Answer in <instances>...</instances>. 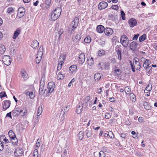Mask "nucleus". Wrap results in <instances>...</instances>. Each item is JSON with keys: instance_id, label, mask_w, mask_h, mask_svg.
I'll use <instances>...</instances> for the list:
<instances>
[{"instance_id": "obj_1", "label": "nucleus", "mask_w": 157, "mask_h": 157, "mask_svg": "<svg viewBox=\"0 0 157 157\" xmlns=\"http://www.w3.org/2000/svg\"><path fill=\"white\" fill-rule=\"evenodd\" d=\"M61 9L58 7L52 11L51 15V20L53 21L57 19L61 13Z\"/></svg>"}, {"instance_id": "obj_2", "label": "nucleus", "mask_w": 157, "mask_h": 157, "mask_svg": "<svg viewBox=\"0 0 157 157\" xmlns=\"http://www.w3.org/2000/svg\"><path fill=\"white\" fill-rule=\"evenodd\" d=\"M133 63L130 61L131 68L133 72H135V69L137 70L140 69L141 68L140 63L139 62V59L138 58H134L133 60Z\"/></svg>"}, {"instance_id": "obj_3", "label": "nucleus", "mask_w": 157, "mask_h": 157, "mask_svg": "<svg viewBox=\"0 0 157 157\" xmlns=\"http://www.w3.org/2000/svg\"><path fill=\"white\" fill-rule=\"evenodd\" d=\"M79 22V19L77 17L74 18L73 21L71 22L70 24V27H71V33H73L75 30V29L76 28L78 25Z\"/></svg>"}, {"instance_id": "obj_4", "label": "nucleus", "mask_w": 157, "mask_h": 157, "mask_svg": "<svg viewBox=\"0 0 157 157\" xmlns=\"http://www.w3.org/2000/svg\"><path fill=\"white\" fill-rule=\"evenodd\" d=\"M150 64L151 61L149 59L148 60H146V61L143 63V67L147 73L150 72V70H151L152 69L151 66H149Z\"/></svg>"}, {"instance_id": "obj_5", "label": "nucleus", "mask_w": 157, "mask_h": 157, "mask_svg": "<svg viewBox=\"0 0 157 157\" xmlns=\"http://www.w3.org/2000/svg\"><path fill=\"white\" fill-rule=\"evenodd\" d=\"M2 61L7 66H9L11 63V58L9 56H4L2 58Z\"/></svg>"}, {"instance_id": "obj_6", "label": "nucleus", "mask_w": 157, "mask_h": 157, "mask_svg": "<svg viewBox=\"0 0 157 157\" xmlns=\"http://www.w3.org/2000/svg\"><path fill=\"white\" fill-rule=\"evenodd\" d=\"M55 87V85L54 82H49L48 84V93H52Z\"/></svg>"}, {"instance_id": "obj_7", "label": "nucleus", "mask_w": 157, "mask_h": 157, "mask_svg": "<svg viewBox=\"0 0 157 157\" xmlns=\"http://www.w3.org/2000/svg\"><path fill=\"white\" fill-rule=\"evenodd\" d=\"M23 149L21 148H17L14 152V155L16 157L21 156L23 153Z\"/></svg>"}, {"instance_id": "obj_8", "label": "nucleus", "mask_w": 157, "mask_h": 157, "mask_svg": "<svg viewBox=\"0 0 157 157\" xmlns=\"http://www.w3.org/2000/svg\"><path fill=\"white\" fill-rule=\"evenodd\" d=\"M108 5V4L106 2H102L99 3L98 7L99 9L101 10L106 8Z\"/></svg>"}, {"instance_id": "obj_9", "label": "nucleus", "mask_w": 157, "mask_h": 157, "mask_svg": "<svg viewBox=\"0 0 157 157\" xmlns=\"http://www.w3.org/2000/svg\"><path fill=\"white\" fill-rule=\"evenodd\" d=\"M18 11V12L19 13H19H18L19 15L18 16L19 17V18H21L24 15L25 9L23 7H21L19 8Z\"/></svg>"}, {"instance_id": "obj_10", "label": "nucleus", "mask_w": 157, "mask_h": 157, "mask_svg": "<svg viewBox=\"0 0 157 157\" xmlns=\"http://www.w3.org/2000/svg\"><path fill=\"white\" fill-rule=\"evenodd\" d=\"M128 22L129 26L131 27H134L137 24L136 20L133 18L130 19L128 21Z\"/></svg>"}, {"instance_id": "obj_11", "label": "nucleus", "mask_w": 157, "mask_h": 157, "mask_svg": "<svg viewBox=\"0 0 157 157\" xmlns=\"http://www.w3.org/2000/svg\"><path fill=\"white\" fill-rule=\"evenodd\" d=\"M15 109L16 111L17 112V113L19 114H21L22 116H24L27 113V111L26 110H25L23 113H22L23 112V110L22 109H21L19 108H16L15 107Z\"/></svg>"}, {"instance_id": "obj_12", "label": "nucleus", "mask_w": 157, "mask_h": 157, "mask_svg": "<svg viewBox=\"0 0 157 157\" xmlns=\"http://www.w3.org/2000/svg\"><path fill=\"white\" fill-rule=\"evenodd\" d=\"M104 33L106 35L110 36L113 33V31L111 28L106 27L105 29Z\"/></svg>"}, {"instance_id": "obj_13", "label": "nucleus", "mask_w": 157, "mask_h": 157, "mask_svg": "<svg viewBox=\"0 0 157 157\" xmlns=\"http://www.w3.org/2000/svg\"><path fill=\"white\" fill-rule=\"evenodd\" d=\"M78 62L80 64H82L85 60V55L83 53H81L79 55Z\"/></svg>"}, {"instance_id": "obj_14", "label": "nucleus", "mask_w": 157, "mask_h": 157, "mask_svg": "<svg viewBox=\"0 0 157 157\" xmlns=\"http://www.w3.org/2000/svg\"><path fill=\"white\" fill-rule=\"evenodd\" d=\"M137 45V43L135 41H134L130 44V48L131 50L135 51L136 50Z\"/></svg>"}, {"instance_id": "obj_15", "label": "nucleus", "mask_w": 157, "mask_h": 157, "mask_svg": "<svg viewBox=\"0 0 157 157\" xmlns=\"http://www.w3.org/2000/svg\"><path fill=\"white\" fill-rule=\"evenodd\" d=\"M3 103V109L5 110L8 108L10 105V101L9 100L4 101Z\"/></svg>"}, {"instance_id": "obj_16", "label": "nucleus", "mask_w": 157, "mask_h": 157, "mask_svg": "<svg viewBox=\"0 0 157 157\" xmlns=\"http://www.w3.org/2000/svg\"><path fill=\"white\" fill-rule=\"evenodd\" d=\"M105 28L102 25H99L97 26V31L99 33H102L104 32Z\"/></svg>"}, {"instance_id": "obj_17", "label": "nucleus", "mask_w": 157, "mask_h": 157, "mask_svg": "<svg viewBox=\"0 0 157 157\" xmlns=\"http://www.w3.org/2000/svg\"><path fill=\"white\" fill-rule=\"evenodd\" d=\"M39 45V43L36 40H33L31 43V46L33 48L36 49Z\"/></svg>"}, {"instance_id": "obj_18", "label": "nucleus", "mask_w": 157, "mask_h": 157, "mask_svg": "<svg viewBox=\"0 0 157 157\" xmlns=\"http://www.w3.org/2000/svg\"><path fill=\"white\" fill-rule=\"evenodd\" d=\"M21 76L25 79H27L28 78V75L26 71L24 69H21Z\"/></svg>"}, {"instance_id": "obj_19", "label": "nucleus", "mask_w": 157, "mask_h": 157, "mask_svg": "<svg viewBox=\"0 0 157 157\" xmlns=\"http://www.w3.org/2000/svg\"><path fill=\"white\" fill-rule=\"evenodd\" d=\"M143 106H144V108L147 110H149L151 109V105L147 102H144L143 103Z\"/></svg>"}, {"instance_id": "obj_20", "label": "nucleus", "mask_w": 157, "mask_h": 157, "mask_svg": "<svg viewBox=\"0 0 157 157\" xmlns=\"http://www.w3.org/2000/svg\"><path fill=\"white\" fill-rule=\"evenodd\" d=\"M129 40H121V43L123 46L125 47H127L128 44Z\"/></svg>"}, {"instance_id": "obj_21", "label": "nucleus", "mask_w": 157, "mask_h": 157, "mask_svg": "<svg viewBox=\"0 0 157 157\" xmlns=\"http://www.w3.org/2000/svg\"><path fill=\"white\" fill-rule=\"evenodd\" d=\"M101 77V75L99 73H97L94 75V78L95 81L99 80Z\"/></svg>"}, {"instance_id": "obj_22", "label": "nucleus", "mask_w": 157, "mask_h": 157, "mask_svg": "<svg viewBox=\"0 0 157 157\" xmlns=\"http://www.w3.org/2000/svg\"><path fill=\"white\" fill-rule=\"evenodd\" d=\"M87 63L90 66L93 65L94 63V60L92 57H89L87 60Z\"/></svg>"}, {"instance_id": "obj_23", "label": "nucleus", "mask_w": 157, "mask_h": 157, "mask_svg": "<svg viewBox=\"0 0 157 157\" xmlns=\"http://www.w3.org/2000/svg\"><path fill=\"white\" fill-rule=\"evenodd\" d=\"M82 104L78 105L76 108V112L78 114H79L81 113L82 110Z\"/></svg>"}, {"instance_id": "obj_24", "label": "nucleus", "mask_w": 157, "mask_h": 157, "mask_svg": "<svg viewBox=\"0 0 157 157\" xmlns=\"http://www.w3.org/2000/svg\"><path fill=\"white\" fill-rule=\"evenodd\" d=\"M8 135L10 138L12 139L16 136L15 133L12 130H10L8 132Z\"/></svg>"}, {"instance_id": "obj_25", "label": "nucleus", "mask_w": 157, "mask_h": 157, "mask_svg": "<svg viewBox=\"0 0 157 157\" xmlns=\"http://www.w3.org/2000/svg\"><path fill=\"white\" fill-rule=\"evenodd\" d=\"M6 51V48L3 45H0V55H2Z\"/></svg>"}, {"instance_id": "obj_26", "label": "nucleus", "mask_w": 157, "mask_h": 157, "mask_svg": "<svg viewBox=\"0 0 157 157\" xmlns=\"http://www.w3.org/2000/svg\"><path fill=\"white\" fill-rule=\"evenodd\" d=\"M20 32V30L19 29H17L16 31H15L14 33V35L13 36V39H16L19 35Z\"/></svg>"}, {"instance_id": "obj_27", "label": "nucleus", "mask_w": 157, "mask_h": 157, "mask_svg": "<svg viewBox=\"0 0 157 157\" xmlns=\"http://www.w3.org/2000/svg\"><path fill=\"white\" fill-rule=\"evenodd\" d=\"M130 100L132 102H135L136 101V96L133 94L131 93L130 94Z\"/></svg>"}, {"instance_id": "obj_28", "label": "nucleus", "mask_w": 157, "mask_h": 157, "mask_svg": "<svg viewBox=\"0 0 157 157\" xmlns=\"http://www.w3.org/2000/svg\"><path fill=\"white\" fill-rule=\"evenodd\" d=\"M77 68V66L75 65H74L70 67L69 70L71 73H72L76 70Z\"/></svg>"}, {"instance_id": "obj_29", "label": "nucleus", "mask_w": 157, "mask_h": 157, "mask_svg": "<svg viewBox=\"0 0 157 157\" xmlns=\"http://www.w3.org/2000/svg\"><path fill=\"white\" fill-rule=\"evenodd\" d=\"M65 77V75L64 74H62L60 72H59L58 74L57 78L58 80L63 79Z\"/></svg>"}, {"instance_id": "obj_30", "label": "nucleus", "mask_w": 157, "mask_h": 157, "mask_svg": "<svg viewBox=\"0 0 157 157\" xmlns=\"http://www.w3.org/2000/svg\"><path fill=\"white\" fill-rule=\"evenodd\" d=\"M64 63V61H60L58 63V67L57 68V71H59L62 68L63 64Z\"/></svg>"}, {"instance_id": "obj_31", "label": "nucleus", "mask_w": 157, "mask_h": 157, "mask_svg": "<svg viewBox=\"0 0 157 157\" xmlns=\"http://www.w3.org/2000/svg\"><path fill=\"white\" fill-rule=\"evenodd\" d=\"M81 38V35L80 34H77L75 36V39H73V40L75 41H78Z\"/></svg>"}, {"instance_id": "obj_32", "label": "nucleus", "mask_w": 157, "mask_h": 157, "mask_svg": "<svg viewBox=\"0 0 157 157\" xmlns=\"http://www.w3.org/2000/svg\"><path fill=\"white\" fill-rule=\"evenodd\" d=\"M105 54V51L103 50H99L98 52V56H102Z\"/></svg>"}, {"instance_id": "obj_33", "label": "nucleus", "mask_w": 157, "mask_h": 157, "mask_svg": "<svg viewBox=\"0 0 157 157\" xmlns=\"http://www.w3.org/2000/svg\"><path fill=\"white\" fill-rule=\"evenodd\" d=\"M85 133H86V136L88 138L91 136L92 134V131L89 130L88 129L86 130L85 131Z\"/></svg>"}, {"instance_id": "obj_34", "label": "nucleus", "mask_w": 157, "mask_h": 157, "mask_svg": "<svg viewBox=\"0 0 157 157\" xmlns=\"http://www.w3.org/2000/svg\"><path fill=\"white\" fill-rule=\"evenodd\" d=\"M83 132L82 131H80L78 135V139L80 140H82L83 137Z\"/></svg>"}, {"instance_id": "obj_35", "label": "nucleus", "mask_w": 157, "mask_h": 157, "mask_svg": "<svg viewBox=\"0 0 157 157\" xmlns=\"http://www.w3.org/2000/svg\"><path fill=\"white\" fill-rule=\"evenodd\" d=\"M146 38V35L145 34H144L139 38V40L140 42H141L144 41Z\"/></svg>"}, {"instance_id": "obj_36", "label": "nucleus", "mask_w": 157, "mask_h": 157, "mask_svg": "<svg viewBox=\"0 0 157 157\" xmlns=\"http://www.w3.org/2000/svg\"><path fill=\"white\" fill-rule=\"evenodd\" d=\"M11 141L12 144L14 145H17L18 143V140L16 136L11 139Z\"/></svg>"}, {"instance_id": "obj_37", "label": "nucleus", "mask_w": 157, "mask_h": 157, "mask_svg": "<svg viewBox=\"0 0 157 157\" xmlns=\"http://www.w3.org/2000/svg\"><path fill=\"white\" fill-rule=\"evenodd\" d=\"M45 76L44 75H43L42 76V77L41 78L40 81V85H45Z\"/></svg>"}, {"instance_id": "obj_38", "label": "nucleus", "mask_w": 157, "mask_h": 157, "mask_svg": "<svg viewBox=\"0 0 157 157\" xmlns=\"http://www.w3.org/2000/svg\"><path fill=\"white\" fill-rule=\"evenodd\" d=\"M91 40V38L90 36H88L84 39V42L87 43H90Z\"/></svg>"}, {"instance_id": "obj_39", "label": "nucleus", "mask_w": 157, "mask_h": 157, "mask_svg": "<svg viewBox=\"0 0 157 157\" xmlns=\"http://www.w3.org/2000/svg\"><path fill=\"white\" fill-rule=\"evenodd\" d=\"M14 10L13 8L12 7H9L8 8L7 12V13L10 14H11L12 13H14Z\"/></svg>"}, {"instance_id": "obj_40", "label": "nucleus", "mask_w": 157, "mask_h": 157, "mask_svg": "<svg viewBox=\"0 0 157 157\" xmlns=\"http://www.w3.org/2000/svg\"><path fill=\"white\" fill-rule=\"evenodd\" d=\"M124 91L127 94H129L131 92V88L128 86L125 87L124 88Z\"/></svg>"}, {"instance_id": "obj_41", "label": "nucleus", "mask_w": 157, "mask_h": 157, "mask_svg": "<svg viewBox=\"0 0 157 157\" xmlns=\"http://www.w3.org/2000/svg\"><path fill=\"white\" fill-rule=\"evenodd\" d=\"M115 72L116 73V74L118 76L120 75L121 73V70L119 68L117 67H116L115 68Z\"/></svg>"}, {"instance_id": "obj_42", "label": "nucleus", "mask_w": 157, "mask_h": 157, "mask_svg": "<svg viewBox=\"0 0 157 157\" xmlns=\"http://www.w3.org/2000/svg\"><path fill=\"white\" fill-rule=\"evenodd\" d=\"M117 55L118 56V58L119 60H120L121 59V51L120 50L118 49L117 51Z\"/></svg>"}, {"instance_id": "obj_43", "label": "nucleus", "mask_w": 157, "mask_h": 157, "mask_svg": "<svg viewBox=\"0 0 157 157\" xmlns=\"http://www.w3.org/2000/svg\"><path fill=\"white\" fill-rule=\"evenodd\" d=\"M42 112V108L41 106H39L37 113V115L39 116L40 115Z\"/></svg>"}, {"instance_id": "obj_44", "label": "nucleus", "mask_w": 157, "mask_h": 157, "mask_svg": "<svg viewBox=\"0 0 157 157\" xmlns=\"http://www.w3.org/2000/svg\"><path fill=\"white\" fill-rule=\"evenodd\" d=\"M38 152L37 150L35 149L33 152V157H39Z\"/></svg>"}, {"instance_id": "obj_45", "label": "nucleus", "mask_w": 157, "mask_h": 157, "mask_svg": "<svg viewBox=\"0 0 157 157\" xmlns=\"http://www.w3.org/2000/svg\"><path fill=\"white\" fill-rule=\"evenodd\" d=\"M70 108V105H68L67 106L65 107L64 109L63 113L65 114L68 111Z\"/></svg>"}, {"instance_id": "obj_46", "label": "nucleus", "mask_w": 157, "mask_h": 157, "mask_svg": "<svg viewBox=\"0 0 157 157\" xmlns=\"http://www.w3.org/2000/svg\"><path fill=\"white\" fill-rule=\"evenodd\" d=\"M46 89H45L44 90V89H41L40 88L39 89V94L40 95H42L43 94H44L45 91L46 90Z\"/></svg>"}, {"instance_id": "obj_47", "label": "nucleus", "mask_w": 157, "mask_h": 157, "mask_svg": "<svg viewBox=\"0 0 157 157\" xmlns=\"http://www.w3.org/2000/svg\"><path fill=\"white\" fill-rule=\"evenodd\" d=\"M121 40H129L128 38L125 35H122L121 37Z\"/></svg>"}, {"instance_id": "obj_48", "label": "nucleus", "mask_w": 157, "mask_h": 157, "mask_svg": "<svg viewBox=\"0 0 157 157\" xmlns=\"http://www.w3.org/2000/svg\"><path fill=\"white\" fill-rule=\"evenodd\" d=\"M6 97V95L5 92H2L0 93V97L1 98L4 97Z\"/></svg>"}, {"instance_id": "obj_49", "label": "nucleus", "mask_w": 157, "mask_h": 157, "mask_svg": "<svg viewBox=\"0 0 157 157\" xmlns=\"http://www.w3.org/2000/svg\"><path fill=\"white\" fill-rule=\"evenodd\" d=\"M121 17L122 18V19L123 20H125V14L123 11H121Z\"/></svg>"}, {"instance_id": "obj_50", "label": "nucleus", "mask_w": 157, "mask_h": 157, "mask_svg": "<svg viewBox=\"0 0 157 157\" xmlns=\"http://www.w3.org/2000/svg\"><path fill=\"white\" fill-rule=\"evenodd\" d=\"M100 157H105V154L104 151H101L99 153Z\"/></svg>"}, {"instance_id": "obj_51", "label": "nucleus", "mask_w": 157, "mask_h": 157, "mask_svg": "<svg viewBox=\"0 0 157 157\" xmlns=\"http://www.w3.org/2000/svg\"><path fill=\"white\" fill-rule=\"evenodd\" d=\"M90 99V97L89 96L86 97L85 99L84 102L86 104H87Z\"/></svg>"}, {"instance_id": "obj_52", "label": "nucleus", "mask_w": 157, "mask_h": 157, "mask_svg": "<svg viewBox=\"0 0 157 157\" xmlns=\"http://www.w3.org/2000/svg\"><path fill=\"white\" fill-rule=\"evenodd\" d=\"M152 87V86L151 85H150L149 84H148L146 87V90H148V91H150L151 90Z\"/></svg>"}, {"instance_id": "obj_53", "label": "nucleus", "mask_w": 157, "mask_h": 157, "mask_svg": "<svg viewBox=\"0 0 157 157\" xmlns=\"http://www.w3.org/2000/svg\"><path fill=\"white\" fill-rule=\"evenodd\" d=\"M63 33V30L62 29H60L58 31V34L59 35V39L61 35Z\"/></svg>"}, {"instance_id": "obj_54", "label": "nucleus", "mask_w": 157, "mask_h": 157, "mask_svg": "<svg viewBox=\"0 0 157 157\" xmlns=\"http://www.w3.org/2000/svg\"><path fill=\"white\" fill-rule=\"evenodd\" d=\"M42 54V52H39V51H38V52L36 55V57L41 58Z\"/></svg>"}, {"instance_id": "obj_55", "label": "nucleus", "mask_w": 157, "mask_h": 157, "mask_svg": "<svg viewBox=\"0 0 157 157\" xmlns=\"http://www.w3.org/2000/svg\"><path fill=\"white\" fill-rule=\"evenodd\" d=\"M41 58L36 57V63L38 64L40 63L41 60Z\"/></svg>"}, {"instance_id": "obj_56", "label": "nucleus", "mask_w": 157, "mask_h": 157, "mask_svg": "<svg viewBox=\"0 0 157 157\" xmlns=\"http://www.w3.org/2000/svg\"><path fill=\"white\" fill-rule=\"evenodd\" d=\"M111 117V115L108 113H106L105 115V118L106 119H109Z\"/></svg>"}, {"instance_id": "obj_57", "label": "nucleus", "mask_w": 157, "mask_h": 157, "mask_svg": "<svg viewBox=\"0 0 157 157\" xmlns=\"http://www.w3.org/2000/svg\"><path fill=\"white\" fill-rule=\"evenodd\" d=\"M66 59V56H65L63 55V56H60L59 57V59L60 60V61H64V60Z\"/></svg>"}, {"instance_id": "obj_58", "label": "nucleus", "mask_w": 157, "mask_h": 157, "mask_svg": "<svg viewBox=\"0 0 157 157\" xmlns=\"http://www.w3.org/2000/svg\"><path fill=\"white\" fill-rule=\"evenodd\" d=\"M29 97L31 99H33L35 97V94L33 92H30Z\"/></svg>"}, {"instance_id": "obj_59", "label": "nucleus", "mask_w": 157, "mask_h": 157, "mask_svg": "<svg viewBox=\"0 0 157 157\" xmlns=\"http://www.w3.org/2000/svg\"><path fill=\"white\" fill-rule=\"evenodd\" d=\"M108 136L111 138H114V135L112 132H109Z\"/></svg>"}, {"instance_id": "obj_60", "label": "nucleus", "mask_w": 157, "mask_h": 157, "mask_svg": "<svg viewBox=\"0 0 157 157\" xmlns=\"http://www.w3.org/2000/svg\"><path fill=\"white\" fill-rule=\"evenodd\" d=\"M112 8L116 10H117L119 9L118 6L117 5L113 6L112 7Z\"/></svg>"}, {"instance_id": "obj_61", "label": "nucleus", "mask_w": 157, "mask_h": 157, "mask_svg": "<svg viewBox=\"0 0 157 157\" xmlns=\"http://www.w3.org/2000/svg\"><path fill=\"white\" fill-rule=\"evenodd\" d=\"M139 34H135L132 38V40H137L139 36Z\"/></svg>"}, {"instance_id": "obj_62", "label": "nucleus", "mask_w": 157, "mask_h": 157, "mask_svg": "<svg viewBox=\"0 0 157 157\" xmlns=\"http://www.w3.org/2000/svg\"><path fill=\"white\" fill-rule=\"evenodd\" d=\"M3 144L0 141V151H1L3 150Z\"/></svg>"}, {"instance_id": "obj_63", "label": "nucleus", "mask_w": 157, "mask_h": 157, "mask_svg": "<svg viewBox=\"0 0 157 157\" xmlns=\"http://www.w3.org/2000/svg\"><path fill=\"white\" fill-rule=\"evenodd\" d=\"M148 59H146L144 57H142L140 59V61L142 63H144L145 62V61H146V60H148Z\"/></svg>"}, {"instance_id": "obj_64", "label": "nucleus", "mask_w": 157, "mask_h": 157, "mask_svg": "<svg viewBox=\"0 0 157 157\" xmlns=\"http://www.w3.org/2000/svg\"><path fill=\"white\" fill-rule=\"evenodd\" d=\"M116 62V60L115 58H112L111 59V62L112 63H114Z\"/></svg>"}]
</instances>
